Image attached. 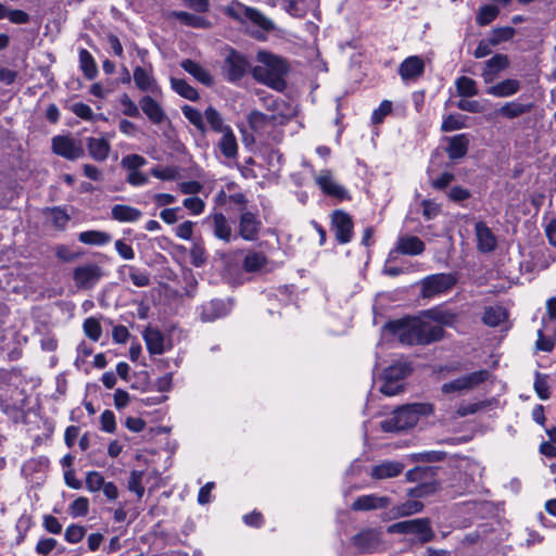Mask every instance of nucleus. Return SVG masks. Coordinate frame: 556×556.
I'll return each instance as SVG.
<instances>
[{
	"mask_svg": "<svg viewBox=\"0 0 556 556\" xmlns=\"http://www.w3.org/2000/svg\"><path fill=\"white\" fill-rule=\"evenodd\" d=\"M388 328L401 343L407 345L430 344L439 341L444 334L442 326L415 318L390 321Z\"/></svg>",
	"mask_w": 556,
	"mask_h": 556,
	"instance_id": "f257e3e1",
	"label": "nucleus"
},
{
	"mask_svg": "<svg viewBox=\"0 0 556 556\" xmlns=\"http://www.w3.org/2000/svg\"><path fill=\"white\" fill-rule=\"evenodd\" d=\"M257 65L251 70L252 77L277 91H282L287 87L285 76L289 71V65L281 56L268 51H258L256 55Z\"/></svg>",
	"mask_w": 556,
	"mask_h": 556,
	"instance_id": "f03ea898",
	"label": "nucleus"
},
{
	"mask_svg": "<svg viewBox=\"0 0 556 556\" xmlns=\"http://www.w3.org/2000/svg\"><path fill=\"white\" fill-rule=\"evenodd\" d=\"M433 413V405L430 403H413L395 409L390 418L381 422L383 431H401L414 427L420 416H428Z\"/></svg>",
	"mask_w": 556,
	"mask_h": 556,
	"instance_id": "7ed1b4c3",
	"label": "nucleus"
},
{
	"mask_svg": "<svg viewBox=\"0 0 556 556\" xmlns=\"http://www.w3.org/2000/svg\"><path fill=\"white\" fill-rule=\"evenodd\" d=\"M225 13L231 18L239 22L250 21L254 25L267 31L274 29L275 27L274 23L268 17H266L261 11L254 8L247 7L238 1H233L229 5H227L225 8Z\"/></svg>",
	"mask_w": 556,
	"mask_h": 556,
	"instance_id": "20e7f679",
	"label": "nucleus"
},
{
	"mask_svg": "<svg viewBox=\"0 0 556 556\" xmlns=\"http://www.w3.org/2000/svg\"><path fill=\"white\" fill-rule=\"evenodd\" d=\"M457 283V277L451 273L433 274L420 281L422 298H433L447 293Z\"/></svg>",
	"mask_w": 556,
	"mask_h": 556,
	"instance_id": "39448f33",
	"label": "nucleus"
},
{
	"mask_svg": "<svg viewBox=\"0 0 556 556\" xmlns=\"http://www.w3.org/2000/svg\"><path fill=\"white\" fill-rule=\"evenodd\" d=\"M104 268L94 262H85L73 270L75 286L81 290L93 289L104 277Z\"/></svg>",
	"mask_w": 556,
	"mask_h": 556,
	"instance_id": "423d86ee",
	"label": "nucleus"
},
{
	"mask_svg": "<svg viewBox=\"0 0 556 556\" xmlns=\"http://www.w3.org/2000/svg\"><path fill=\"white\" fill-rule=\"evenodd\" d=\"M51 150L66 160L75 161L85 154L80 140L68 135H58L51 139Z\"/></svg>",
	"mask_w": 556,
	"mask_h": 556,
	"instance_id": "0eeeda50",
	"label": "nucleus"
},
{
	"mask_svg": "<svg viewBox=\"0 0 556 556\" xmlns=\"http://www.w3.org/2000/svg\"><path fill=\"white\" fill-rule=\"evenodd\" d=\"M389 531L416 534L421 543L430 542L434 538V532L432 531L430 521L427 518L396 522L389 528Z\"/></svg>",
	"mask_w": 556,
	"mask_h": 556,
	"instance_id": "6e6552de",
	"label": "nucleus"
},
{
	"mask_svg": "<svg viewBox=\"0 0 556 556\" xmlns=\"http://www.w3.org/2000/svg\"><path fill=\"white\" fill-rule=\"evenodd\" d=\"M249 66L245 56L230 49L222 67L223 76L229 83H237L247 74Z\"/></svg>",
	"mask_w": 556,
	"mask_h": 556,
	"instance_id": "1a4fd4ad",
	"label": "nucleus"
},
{
	"mask_svg": "<svg viewBox=\"0 0 556 556\" xmlns=\"http://www.w3.org/2000/svg\"><path fill=\"white\" fill-rule=\"evenodd\" d=\"M262 222L257 214L244 211L241 213L238 223V235L245 241H255L258 238Z\"/></svg>",
	"mask_w": 556,
	"mask_h": 556,
	"instance_id": "9d476101",
	"label": "nucleus"
},
{
	"mask_svg": "<svg viewBox=\"0 0 556 556\" xmlns=\"http://www.w3.org/2000/svg\"><path fill=\"white\" fill-rule=\"evenodd\" d=\"M332 230L339 243L345 244L353 236L352 217L343 211H334L331 217Z\"/></svg>",
	"mask_w": 556,
	"mask_h": 556,
	"instance_id": "9b49d317",
	"label": "nucleus"
},
{
	"mask_svg": "<svg viewBox=\"0 0 556 556\" xmlns=\"http://www.w3.org/2000/svg\"><path fill=\"white\" fill-rule=\"evenodd\" d=\"M352 543L362 554L375 553L381 544V532L377 529H365L352 538Z\"/></svg>",
	"mask_w": 556,
	"mask_h": 556,
	"instance_id": "f8f14e48",
	"label": "nucleus"
},
{
	"mask_svg": "<svg viewBox=\"0 0 556 556\" xmlns=\"http://www.w3.org/2000/svg\"><path fill=\"white\" fill-rule=\"evenodd\" d=\"M315 181L324 193L339 200L348 198V191L333 179L332 173L329 169L320 170L319 174L315 176Z\"/></svg>",
	"mask_w": 556,
	"mask_h": 556,
	"instance_id": "ddd939ff",
	"label": "nucleus"
},
{
	"mask_svg": "<svg viewBox=\"0 0 556 556\" xmlns=\"http://www.w3.org/2000/svg\"><path fill=\"white\" fill-rule=\"evenodd\" d=\"M477 249L481 253L493 252L497 248V238L493 230L484 223L477 222L475 225Z\"/></svg>",
	"mask_w": 556,
	"mask_h": 556,
	"instance_id": "4468645a",
	"label": "nucleus"
},
{
	"mask_svg": "<svg viewBox=\"0 0 556 556\" xmlns=\"http://www.w3.org/2000/svg\"><path fill=\"white\" fill-rule=\"evenodd\" d=\"M426 249L425 242L416 236L401 235L399 236L392 252L402 255H420Z\"/></svg>",
	"mask_w": 556,
	"mask_h": 556,
	"instance_id": "2eb2a0df",
	"label": "nucleus"
},
{
	"mask_svg": "<svg viewBox=\"0 0 556 556\" xmlns=\"http://www.w3.org/2000/svg\"><path fill=\"white\" fill-rule=\"evenodd\" d=\"M533 109L532 103H523L519 101H510L504 103L496 112L485 115L488 121L494 119L496 116H503L508 119H514L530 113Z\"/></svg>",
	"mask_w": 556,
	"mask_h": 556,
	"instance_id": "dca6fc26",
	"label": "nucleus"
},
{
	"mask_svg": "<svg viewBox=\"0 0 556 556\" xmlns=\"http://www.w3.org/2000/svg\"><path fill=\"white\" fill-rule=\"evenodd\" d=\"M425 62L418 55L406 58L399 67V74L403 81H415L424 75Z\"/></svg>",
	"mask_w": 556,
	"mask_h": 556,
	"instance_id": "f3484780",
	"label": "nucleus"
},
{
	"mask_svg": "<svg viewBox=\"0 0 556 556\" xmlns=\"http://www.w3.org/2000/svg\"><path fill=\"white\" fill-rule=\"evenodd\" d=\"M405 468L402 462L384 460L370 468L369 476L375 480L391 479L400 476Z\"/></svg>",
	"mask_w": 556,
	"mask_h": 556,
	"instance_id": "a211bd4d",
	"label": "nucleus"
},
{
	"mask_svg": "<svg viewBox=\"0 0 556 556\" xmlns=\"http://www.w3.org/2000/svg\"><path fill=\"white\" fill-rule=\"evenodd\" d=\"M212 222V230L215 238L225 243H230L237 238L232 232L231 225L223 213H214L208 217Z\"/></svg>",
	"mask_w": 556,
	"mask_h": 556,
	"instance_id": "6ab92c4d",
	"label": "nucleus"
},
{
	"mask_svg": "<svg viewBox=\"0 0 556 556\" xmlns=\"http://www.w3.org/2000/svg\"><path fill=\"white\" fill-rule=\"evenodd\" d=\"M132 77L136 87L143 92H155L159 89L157 83L153 77L152 65H149V68L136 66Z\"/></svg>",
	"mask_w": 556,
	"mask_h": 556,
	"instance_id": "aec40b11",
	"label": "nucleus"
},
{
	"mask_svg": "<svg viewBox=\"0 0 556 556\" xmlns=\"http://www.w3.org/2000/svg\"><path fill=\"white\" fill-rule=\"evenodd\" d=\"M388 496H379L376 494H367L358 496L352 504V509L355 511H368L379 508H386L390 504Z\"/></svg>",
	"mask_w": 556,
	"mask_h": 556,
	"instance_id": "412c9836",
	"label": "nucleus"
},
{
	"mask_svg": "<svg viewBox=\"0 0 556 556\" xmlns=\"http://www.w3.org/2000/svg\"><path fill=\"white\" fill-rule=\"evenodd\" d=\"M142 337L150 354L161 355L166 351L165 338L159 329L149 326Z\"/></svg>",
	"mask_w": 556,
	"mask_h": 556,
	"instance_id": "4be33fe9",
	"label": "nucleus"
},
{
	"mask_svg": "<svg viewBox=\"0 0 556 556\" xmlns=\"http://www.w3.org/2000/svg\"><path fill=\"white\" fill-rule=\"evenodd\" d=\"M229 312V305L223 300H212L201 306V319L203 321H214L224 317Z\"/></svg>",
	"mask_w": 556,
	"mask_h": 556,
	"instance_id": "5701e85b",
	"label": "nucleus"
},
{
	"mask_svg": "<svg viewBox=\"0 0 556 556\" xmlns=\"http://www.w3.org/2000/svg\"><path fill=\"white\" fill-rule=\"evenodd\" d=\"M509 65V61L507 55L505 54H495L491 59H489L482 72L483 80L489 84L492 83L497 74L505 70Z\"/></svg>",
	"mask_w": 556,
	"mask_h": 556,
	"instance_id": "b1692460",
	"label": "nucleus"
},
{
	"mask_svg": "<svg viewBox=\"0 0 556 556\" xmlns=\"http://www.w3.org/2000/svg\"><path fill=\"white\" fill-rule=\"evenodd\" d=\"M448 146L446 153L451 160L464 157L469 148V138L467 134H459L447 138Z\"/></svg>",
	"mask_w": 556,
	"mask_h": 556,
	"instance_id": "393cba45",
	"label": "nucleus"
},
{
	"mask_svg": "<svg viewBox=\"0 0 556 556\" xmlns=\"http://www.w3.org/2000/svg\"><path fill=\"white\" fill-rule=\"evenodd\" d=\"M139 104L142 112L153 124H161L165 119L166 115L163 108L152 97H142Z\"/></svg>",
	"mask_w": 556,
	"mask_h": 556,
	"instance_id": "a878e982",
	"label": "nucleus"
},
{
	"mask_svg": "<svg viewBox=\"0 0 556 556\" xmlns=\"http://www.w3.org/2000/svg\"><path fill=\"white\" fill-rule=\"evenodd\" d=\"M87 149L89 155L97 162H104L108 160L111 144L105 138H87Z\"/></svg>",
	"mask_w": 556,
	"mask_h": 556,
	"instance_id": "bb28decb",
	"label": "nucleus"
},
{
	"mask_svg": "<svg viewBox=\"0 0 556 556\" xmlns=\"http://www.w3.org/2000/svg\"><path fill=\"white\" fill-rule=\"evenodd\" d=\"M180 66L202 85L211 87L214 84L213 76L201 64L186 59L181 62Z\"/></svg>",
	"mask_w": 556,
	"mask_h": 556,
	"instance_id": "cd10ccee",
	"label": "nucleus"
},
{
	"mask_svg": "<svg viewBox=\"0 0 556 556\" xmlns=\"http://www.w3.org/2000/svg\"><path fill=\"white\" fill-rule=\"evenodd\" d=\"M142 216V212L134 206L115 204L111 208V217L119 223H135Z\"/></svg>",
	"mask_w": 556,
	"mask_h": 556,
	"instance_id": "c85d7f7f",
	"label": "nucleus"
},
{
	"mask_svg": "<svg viewBox=\"0 0 556 556\" xmlns=\"http://www.w3.org/2000/svg\"><path fill=\"white\" fill-rule=\"evenodd\" d=\"M220 134L222 137L217 143L220 153L226 159H236L238 155V142L231 127Z\"/></svg>",
	"mask_w": 556,
	"mask_h": 556,
	"instance_id": "c756f323",
	"label": "nucleus"
},
{
	"mask_svg": "<svg viewBox=\"0 0 556 556\" xmlns=\"http://www.w3.org/2000/svg\"><path fill=\"white\" fill-rule=\"evenodd\" d=\"M282 121L274 113L265 114L260 111H252L248 115V123L254 131H261L265 129L267 125H275Z\"/></svg>",
	"mask_w": 556,
	"mask_h": 556,
	"instance_id": "7c9ffc66",
	"label": "nucleus"
},
{
	"mask_svg": "<svg viewBox=\"0 0 556 556\" xmlns=\"http://www.w3.org/2000/svg\"><path fill=\"white\" fill-rule=\"evenodd\" d=\"M520 90V83L517 79H505L490 88L486 92L497 98H507L516 94Z\"/></svg>",
	"mask_w": 556,
	"mask_h": 556,
	"instance_id": "2f4dec72",
	"label": "nucleus"
},
{
	"mask_svg": "<svg viewBox=\"0 0 556 556\" xmlns=\"http://www.w3.org/2000/svg\"><path fill=\"white\" fill-rule=\"evenodd\" d=\"M79 242L89 245H105L111 242L112 237L110 233L101 230H87L78 235Z\"/></svg>",
	"mask_w": 556,
	"mask_h": 556,
	"instance_id": "473e14b6",
	"label": "nucleus"
},
{
	"mask_svg": "<svg viewBox=\"0 0 556 556\" xmlns=\"http://www.w3.org/2000/svg\"><path fill=\"white\" fill-rule=\"evenodd\" d=\"M170 15L187 26L203 29L211 27V23L206 18L185 11H173Z\"/></svg>",
	"mask_w": 556,
	"mask_h": 556,
	"instance_id": "72a5a7b5",
	"label": "nucleus"
},
{
	"mask_svg": "<svg viewBox=\"0 0 556 556\" xmlns=\"http://www.w3.org/2000/svg\"><path fill=\"white\" fill-rule=\"evenodd\" d=\"M79 67L87 79H93L98 75L97 63L91 53L86 49L79 50Z\"/></svg>",
	"mask_w": 556,
	"mask_h": 556,
	"instance_id": "f704fd0d",
	"label": "nucleus"
},
{
	"mask_svg": "<svg viewBox=\"0 0 556 556\" xmlns=\"http://www.w3.org/2000/svg\"><path fill=\"white\" fill-rule=\"evenodd\" d=\"M412 368L406 362H396L389 367H387L383 371V379H391L400 382L406 376L409 375Z\"/></svg>",
	"mask_w": 556,
	"mask_h": 556,
	"instance_id": "c9c22d12",
	"label": "nucleus"
},
{
	"mask_svg": "<svg viewBox=\"0 0 556 556\" xmlns=\"http://www.w3.org/2000/svg\"><path fill=\"white\" fill-rule=\"evenodd\" d=\"M170 86L173 90L182 98H186L190 101H197L199 99V92L197 91V89L184 79L172 77Z\"/></svg>",
	"mask_w": 556,
	"mask_h": 556,
	"instance_id": "e433bc0d",
	"label": "nucleus"
},
{
	"mask_svg": "<svg viewBox=\"0 0 556 556\" xmlns=\"http://www.w3.org/2000/svg\"><path fill=\"white\" fill-rule=\"evenodd\" d=\"M507 318V313L502 306H489L484 309L482 321L486 326L496 327Z\"/></svg>",
	"mask_w": 556,
	"mask_h": 556,
	"instance_id": "4c0bfd02",
	"label": "nucleus"
},
{
	"mask_svg": "<svg viewBox=\"0 0 556 556\" xmlns=\"http://www.w3.org/2000/svg\"><path fill=\"white\" fill-rule=\"evenodd\" d=\"M204 118L206 119L207 124L210 125V128L214 132H222L226 129L230 128L229 125H226L224 123V118L222 114L213 106L206 108L204 111Z\"/></svg>",
	"mask_w": 556,
	"mask_h": 556,
	"instance_id": "58836bf2",
	"label": "nucleus"
},
{
	"mask_svg": "<svg viewBox=\"0 0 556 556\" xmlns=\"http://www.w3.org/2000/svg\"><path fill=\"white\" fill-rule=\"evenodd\" d=\"M267 263L266 256L262 252L250 251L243 260V269L248 273L257 271Z\"/></svg>",
	"mask_w": 556,
	"mask_h": 556,
	"instance_id": "ea45409f",
	"label": "nucleus"
},
{
	"mask_svg": "<svg viewBox=\"0 0 556 556\" xmlns=\"http://www.w3.org/2000/svg\"><path fill=\"white\" fill-rule=\"evenodd\" d=\"M457 94L463 98H470L478 94L477 83L467 76H460L455 81Z\"/></svg>",
	"mask_w": 556,
	"mask_h": 556,
	"instance_id": "a19ab883",
	"label": "nucleus"
},
{
	"mask_svg": "<svg viewBox=\"0 0 556 556\" xmlns=\"http://www.w3.org/2000/svg\"><path fill=\"white\" fill-rule=\"evenodd\" d=\"M285 10L292 16L302 17L306 14L307 10L317 5V3H311L309 0H283Z\"/></svg>",
	"mask_w": 556,
	"mask_h": 556,
	"instance_id": "79ce46f5",
	"label": "nucleus"
},
{
	"mask_svg": "<svg viewBox=\"0 0 556 556\" xmlns=\"http://www.w3.org/2000/svg\"><path fill=\"white\" fill-rule=\"evenodd\" d=\"M184 116L201 132L206 131V126L204 123V114H202L198 109L190 106V105H184L181 108Z\"/></svg>",
	"mask_w": 556,
	"mask_h": 556,
	"instance_id": "37998d69",
	"label": "nucleus"
},
{
	"mask_svg": "<svg viewBox=\"0 0 556 556\" xmlns=\"http://www.w3.org/2000/svg\"><path fill=\"white\" fill-rule=\"evenodd\" d=\"M123 267L128 269L129 279L136 287L142 288L150 286V275L146 270L128 265H124Z\"/></svg>",
	"mask_w": 556,
	"mask_h": 556,
	"instance_id": "c03bdc74",
	"label": "nucleus"
},
{
	"mask_svg": "<svg viewBox=\"0 0 556 556\" xmlns=\"http://www.w3.org/2000/svg\"><path fill=\"white\" fill-rule=\"evenodd\" d=\"M424 509V504L419 501H406L393 508L395 517H404L417 514Z\"/></svg>",
	"mask_w": 556,
	"mask_h": 556,
	"instance_id": "a18cd8bd",
	"label": "nucleus"
},
{
	"mask_svg": "<svg viewBox=\"0 0 556 556\" xmlns=\"http://www.w3.org/2000/svg\"><path fill=\"white\" fill-rule=\"evenodd\" d=\"M439 489V483L435 480L431 481H421L417 486L410 489L408 491V495L413 497H424L437 492Z\"/></svg>",
	"mask_w": 556,
	"mask_h": 556,
	"instance_id": "49530a36",
	"label": "nucleus"
},
{
	"mask_svg": "<svg viewBox=\"0 0 556 556\" xmlns=\"http://www.w3.org/2000/svg\"><path fill=\"white\" fill-rule=\"evenodd\" d=\"M500 11L495 5L488 4L480 8L476 21L480 26H485L493 22L498 15Z\"/></svg>",
	"mask_w": 556,
	"mask_h": 556,
	"instance_id": "de8ad7c7",
	"label": "nucleus"
},
{
	"mask_svg": "<svg viewBox=\"0 0 556 556\" xmlns=\"http://www.w3.org/2000/svg\"><path fill=\"white\" fill-rule=\"evenodd\" d=\"M533 388L541 400H547L551 396L547 375L536 371Z\"/></svg>",
	"mask_w": 556,
	"mask_h": 556,
	"instance_id": "09e8293b",
	"label": "nucleus"
},
{
	"mask_svg": "<svg viewBox=\"0 0 556 556\" xmlns=\"http://www.w3.org/2000/svg\"><path fill=\"white\" fill-rule=\"evenodd\" d=\"M85 334L92 341H98L102 334L100 321L94 317H89L83 325Z\"/></svg>",
	"mask_w": 556,
	"mask_h": 556,
	"instance_id": "8fccbe9b",
	"label": "nucleus"
},
{
	"mask_svg": "<svg viewBox=\"0 0 556 556\" xmlns=\"http://www.w3.org/2000/svg\"><path fill=\"white\" fill-rule=\"evenodd\" d=\"M491 403L492 402L490 400H488V401H480V402H476V403L462 404L458 406V408L456 410V415L458 417L473 415V414L478 413L479 410L490 406Z\"/></svg>",
	"mask_w": 556,
	"mask_h": 556,
	"instance_id": "3c124183",
	"label": "nucleus"
},
{
	"mask_svg": "<svg viewBox=\"0 0 556 556\" xmlns=\"http://www.w3.org/2000/svg\"><path fill=\"white\" fill-rule=\"evenodd\" d=\"M467 390H472L479 384L483 383L490 378V372L485 369L473 371L469 375L463 376Z\"/></svg>",
	"mask_w": 556,
	"mask_h": 556,
	"instance_id": "603ef678",
	"label": "nucleus"
},
{
	"mask_svg": "<svg viewBox=\"0 0 556 556\" xmlns=\"http://www.w3.org/2000/svg\"><path fill=\"white\" fill-rule=\"evenodd\" d=\"M142 478H143V472L142 471L132 470L130 472V477H129V480H128V489L131 492L136 493L138 498H141L143 496V493H144V488L142 485Z\"/></svg>",
	"mask_w": 556,
	"mask_h": 556,
	"instance_id": "864d4df0",
	"label": "nucleus"
},
{
	"mask_svg": "<svg viewBox=\"0 0 556 556\" xmlns=\"http://www.w3.org/2000/svg\"><path fill=\"white\" fill-rule=\"evenodd\" d=\"M85 534V527L73 523L66 528L64 539L71 544H76L84 539Z\"/></svg>",
	"mask_w": 556,
	"mask_h": 556,
	"instance_id": "5fc2aeb1",
	"label": "nucleus"
},
{
	"mask_svg": "<svg viewBox=\"0 0 556 556\" xmlns=\"http://www.w3.org/2000/svg\"><path fill=\"white\" fill-rule=\"evenodd\" d=\"M70 514L73 517H85L89 511V500L80 496L76 498L68 507Z\"/></svg>",
	"mask_w": 556,
	"mask_h": 556,
	"instance_id": "6e6d98bb",
	"label": "nucleus"
},
{
	"mask_svg": "<svg viewBox=\"0 0 556 556\" xmlns=\"http://www.w3.org/2000/svg\"><path fill=\"white\" fill-rule=\"evenodd\" d=\"M465 127L464 117L460 115H453L450 114L446 117H444L441 130L448 132L453 130H458Z\"/></svg>",
	"mask_w": 556,
	"mask_h": 556,
	"instance_id": "4d7b16f0",
	"label": "nucleus"
},
{
	"mask_svg": "<svg viewBox=\"0 0 556 556\" xmlns=\"http://www.w3.org/2000/svg\"><path fill=\"white\" fill-rule=\"evenodd\" d=\"M153 177L161 180H175L178 177V169L172 166L154 167L151 169Z\"/></svg>",
	"mask_w": 556,
	"mask_h": 556,
	"instance_id": "13d9d810",
	"label": "nucleus"
},
{
	"mask_svg": "<svg viewBox=\"0 0 556 556\" xmlns=\"http://www.w3.org/2000/svg\"><path fill=\"white\" fill-rule=\"evenodd\" d=\"M146 164L147 160L139 154H128L122 159V166L129 169V172L137 170Z\"/></svg>",
	"mask_w": 556,
	"mask_h": 556,
	"instance_id": "bf43d9fd",
	"label": "nucleus"
},
{
	"mask_svg": "<svg viewBox=\"0 0 556 556\" xmlns=\"http://www.w3.org/2000/svg\"><path fill=\"white\" fill-rule=\"evenodd\" d=\"M432 475L433 469L430 467H415L406 472V480L409 482L422 481Z\"/></svg>",
	"mask_w": 556,
	"mask_h": 556,
	"instance_id": "052dcab7",
	"label": "nucleus"
},
{
	"mask_svg": "<svg viewBox=\"0 0 556 556\" xmlns=\"http://www.w3.org/2000/svg\"><path fill=\"white\" fill-rule=\"evenodd\" d=\"M104 484V478L98 471H89L86 476V488L90 492L100 491Z\"/></svg>",
	"mask_w": 556,
	"mask_h": 556,
	"instance_id": "680f3d73",
	"label": "nucleus"
},
{
	"mask_svg": "<svg viewBox=\"0 0 556 556\" xmlns=\"http://www.w3.org/2000/svg\"><path fill=\"white\" fill-rule=\"evenodd\" d=\"M71 111L78 117L85 121H93L94 113L92 109L83 102H76L71 105Z\"/></svg>",
	"mask_w": 556,
	"mask_h": 556,
	"instance_id": "e2e57ef3",
	"label": "nucleus"
},
{
	"mask_svg": "<svg viewBox=\"0 0 556 556\" xmlns=\"http://www.w3.org/2000/svg\"><path fill=\"white\" fill-rule=\"evenodd\" d=\"M101 430L113 433L116 429L115 415L112 410L105 409L100 416Z\"/></svg>",
	"mask_w": 556,
	"mask_h": 556,
	"instance_id": "0e129e2a",
	"label": "nucleus"
},
{
	"mask_svg": "<svg viewBox=\"0 0 556 556\" xmlns=\"http://www.w3.org/2000/svg\"><path fill=\"white\" fill-rule=\"evenodd\" d=\"M392 111V102L389 101V100H383L379 108L376 109L374 112H372V115H371V121L374 124H380L383 118L390 114Z\"/></svg>",
	"mask_w": 556,
	"mask_h": 556,
	"instance_id": "69168bd1",
	"label": "nucleus"
},
{
	"mask_svg": "<svg viewBox=\"0 0 556 556\" xmlns=\"http://www.w3.org/2000/svg\"><path fill=\"white\" fill-rule=\"evenodd\" d=\"M184 206L189 210L193 215H200L205 208V203L198 197L186 198L182 201Z\"/></svg>",
	"mask_w": 556,
	"mask_h": 556,
	"instance_id": "338daca9",
	"label": "nucleus"
},
{
	"mask_svg": "<svg viewBox=\"0 0 556 556\" xmlns=\"http://www.w3.org/2000/svg\"><path fill=\"white\" fill-rule=\"evenodd\" d=\"M121 104L123 105V113L129 117H139L140 112L137 104L129 98L128 94H123L121 97Z\"/></svg>",
	"mask_w": 556,
	"mask_h": 556,
	"instance_id": "774afa93",
	"label": "nucleus"
}]
</instances>
